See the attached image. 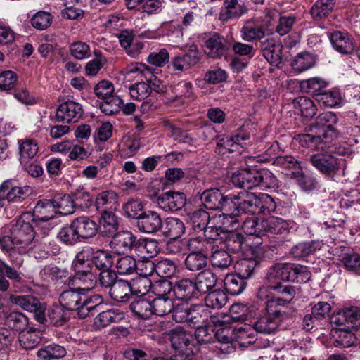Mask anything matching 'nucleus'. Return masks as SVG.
Returning a JSON list of instances; mask_svg holds the SVG:
<instances>
[{"instance_id": "nucleus-1", "label": "nucleus", "mask_w": 360, "mask_h": 360, "mask_svg": "<svg viewBox=\"0 0 360 360\" xmlns=\"http://www.w3.org/2000/svg\"><path fill=\"white\" fill-rule=\"evenodd\" d=\"M90 290L84 287L65 290L60 295V304L67 311H77L80 319L94 316L101 310L104 299Z\"/></svg>"}, {"instance_id": "nucleus-2", "label": "nucleus", "mask_w": 360, "mask_h": 360, "mask_svg": "<svg viewBox=\"0 0 360 360\" xmlns=\"http://www.w3.org/2000/svg\"><path fill=\"white\" fill-rule=\"evenodd\" d=\"M259 196L248 191H241L237 195H230L226 204V212H223L219 217H223V224H231L232 227L238 223V217L244 214H257L259 208Z\"/></svg>"}, {"instance_id": "nucleus-3", "label": "nucleus", "mask_w": 360, "mask_h": 360, "mask_svg": "<svg viewBox=\"0 0 360 360\" xmlns=\"http://www.w3.org/2000/svg\"><path fill=\"white\" fill-rule=\"evenodd\" d=\"M274 164L283 169V172H285L287 175L295 179L302 190L309 192L316 188V179L313 176L304 174L300 162L295 157L280 155L276 157Z\"/></svg>"}, {"instance_id": "nucleus-4", "label": "nucleus", "mask_w": 360, "mask_h": 360, "mask_svg": "<svg viewBox=\"0 0 360 360\" xmlns=\"http://www.w3.org/2000/svg\"><path fill=\"white\" fill-rule=\"evenodd\" d=\"M288 315V313L281 309H277L266 302L265 309L255 318L253 323L254 330L263 334L274 333Z\"/></svg>"}, {"instance_id": "nucleus-5", "label": "nucleus", "mask_w": 360, "mask_h": 360, "mask_svg": "<svg viewBox=\"0 0 360 360\" xmlns=\"http://www.w3.org/2000/svg\"><path fill=\"white\" fill-rule=\"evenodd\" d=\"M269 174L264 170H258L255 168L243 169L232 175L233 184L243 189H252L261 184L266 186L265 179Z\"/></svg>"}, {"instance_id": "nucleus-6", "label": "nucleus", "mask_w": 360, "mask_h": 360, "mask_svg": "<svg viewBox=\"0 0 360 360\" xmlns=\"http://www.w3.org/2000/svg\"><path fill=\"white\" fill-rule=\"evenodd\" d=\"M167 335L172 347L176 353L181 352L187 355L193 354V337L191 332L182 326H178L171 329Z\"/></svg>"}, {"instance_id": "nucleus-7", "label": "nucleus", "mask_w": 360, "mask_h": 360, "mask_svg": "<svg viewBox=\"0 0 360 360\" xmlns=\"http://www.w3.org/2000/svg\"><path fill=\"white\" fill-rule=\"evenodd\" d=\"M309 161L317 170L328 177L337 174L342 163V160L328 153L314 154L310 156Z\"/></svg>"}, {"instance_id": "nucleus-8", "label": "nucleus", "mask_w": 360, "mask_h": 360, "mask_svg": "<svg viewBox=\"0 0 360 360\" xmlns=\"http://www.w3.org/2000/svg\"><path fill=\"white\" fill-rule=\"evenodd\" d=\"M11 234L13 236L14 243L18 250L22 249L25 252L27 248L32 247L35 232L32 225L22 219L17 220L11 229Z\"/></svg>"}, {"instance_id": "nucleus-9", "label": "nucleus", "mask_w": 360, "mask_h": 360, "mask_svg": "<svg viewBox=\"0 0 360 360\" xmlns=\"http://www.w3.org/2000/svg\"><path fill=\"white\" fill-rule=\"evenodd\" d=\"M33 212L34 215L32 221L36 226H41L42 229L44 230V233L47 235L50 231V228H46V225L43 226L42 224L53 219L57 213L53 200H39L36 204Z\"/></svg>"}, {"instance_id": "nucleus-10", "label": "nucleus", "mask_w": 360, "mask_h": 360, "mask_svg": "<svg viewBox=\"0 0 360 360\" xmlns=\"http://www.w3.org/2000/svg\"><path fill=\"white\" fill-rule=\"evenodd\" d=\"M82 105L68 101L58 107L55 115L51 117V119L56 122H76L82 117Z\"/></svg>"}, {"instance_id": "nucleus-11", "label": "nucleus", "mask_w": 360, "mask_h": 360, "mask_svg": "<svg viewBox=\"0 0 360 360\" xmlns=\"http://www.w3.org/2000/svg\"><path fill=\"white\" fill-rule=\"evenodd\" d=\"M337 122L338 117L335 114L332 112H325L316 118V124L312 127L319 129L326 139L325 142L330 143L333 138L338 137V131L334 127Z\"/></svg>"}, {"instance_id": "nucleus-12", "label": "nucleus", "mask_w": 360, "mask_h": 360, "mask_svg": "<svg viewBox=\"0 0 360 360\" xmlns=\"http://www.w3.org/2000/svg\"><path fill=\"white\" fill-rule=\"evenodd\" d=\"M12 301L23 309L34 313V316L37 322H43L46 305L41 303L38 298L32 295H13Z\"/></svg>"}, {"instance_id": "nucleus-13", "label": "nucleus", "mask_w": 360, "mask_h": 360, "mask_svg": "<svg viewBox=\"0 0 360 360\" xmlns=\"http://www.w3.org/2000/svg\"><path fill=\"white\" fill-rule=\"evenodd\" d=\"M163 226L160 215L155 211H146L141 212V217L136 222L138 230L146 234H155Z\"/></svg>"}, {"instance_id": "nucleus-14", "label": "nucleus", "mask_w": 360, "mask_h": 360, "mask_svg": "<svg viewBox=\"0 0 360 360\" xmlns=\"http://www.w3.org/2000/svg\"><path fill=\"white\" fill-rule=\"evenodd\" d=\"M156 202L165 212H175L186 205V195L182 192L169 191L160 195Z\"/></svg>"}, {"instance_id": "nucleus-15", "label": "nucleus", "mask_w": 360, "mask_h": 360, "mask_svg": "<svg viewBox=\"0 0 360 360\" xmlns=\"http://www.w3.org/2000/svg\"><path fill=\"white\" fill-rule=\"evenodd\" d=\"M332 322L338 326H342L344 329L356 330L360 328V308H345L332 318Z\"/></svg>"}, {"instance_id": "nucleus-16", "label": "nucleus", "mask_w": 360, "mask_h": 360, "mask_svg": "<svg viewBox=\"0 0 360 360\" xmlns=\"http://www.w3.org/2000/svg\"><path fill=\"white\" fill-rule=\"evenodd\" d=\"M33 193L31 186H15L11 180H6L0 185V193L8 198V202H21Z\"/></svg>"}, {"instance_id": "nucleus-17", "label": "nucleus", "mask_w": 360, "mask_h": 360, "mask_svg": "<svg viewBox=\"0 0 360 360\" xmlns=\"http://www.w3.org/2000/svg\"><path fill=\"white\" fill-rule=\"evenodd\" d=\"M290 263H276L268 269L264 283L271 288L274 285L290 281Z\"/></svg>"}, {"instance_id": "nucleus-18", "label": "nucleus", "mask_w": 360, "mask_h": 360, "mask_svg": "<svg viewBox=\"0 0 360 360\" xmlns=\"http://www.w3.org/2000/svg\"><path fill=\"white\" fill-rule=\"evenodd\" d=\"M230 195L224 196L218 188L205 190L200 195V200L206 209L221 210L226 212L225 204H226Z\"/></svg>"}, {"instance_id": "nucleus-19", "label": "nucleus", "mask_w": 360, "mask_h": 360, "mask_svg": "<svg viewBox=\"0 0 360 360\" xmlns=\"http://www.w3.org/2000/svg\"><path fill=\"white\" fill-rule=\"evenodd\" d=\"M271 289L276 293L277 297H273L266 302L277 309L290 303L296 295V288L288 284L274 285Z\"/></svg>"}, {"instance_id": "nucleus-20", "label": "nucleus", "mask_w": 360, "mask_h": 360, "mask_svg": "<svg viewBox=\"0 0 360 360\" xmlns=\"http://www.w3.org/2000/svg\"><path fill=\"white\" fill-rule=\"evenodd\" d=\"M229 48L227 40L215 33L205 41L204 51L210 58H220L226 53Z\"/></svg>"}, {"instance_id": "nucleus-21", "label": "nucleus", "mask_w": 360, "mask_h": 360, "mask_svg": "<svg viewBox=\"0 0 360 360\" xmlns=\"http://www.w3.org/2000/svg\"><path fill=\"white\" fill-rule=\"evenodd\" d=\"M248 12V8L241 0H224V7L221 8L219 20L226 22L231 19H236Z\"/></svg>"}, {"instance_id": "nucleus-22", "label": "nucleus", "mask_w": 360, "mask_h": 360, "mask_svg": "<svg viewBox=\"0 0 360 360\" xmlns=\"http://www.w3.org/2000/svg\"><path fill=\"white\" fill-rule=\"evenodd\" d=\"M137 237L131 231H122L113 236L111 248L118 253H129L134 250Z\"/></svg>"}, {"instance_id": "nucleus-23", "label": "nucleus", "mask_w": 360, "mask_h": 360, "mask_svg": "<svg viewBox=\"0 0 360 360\" xmlns=\"http://www.w3.org/2000/svg\"><path fill=\"white\" fill-rule=\"evenodd\" d=\"M174 296L178 300L190 301L200 295L195 282L190 278H183L174 283Z\"/></svg>"}, {"instance_id": "nucleus-24", "label": "nucleus", "mask_w": 360, "mask_h": 360, "mask_svg": "<svg viewBox=\"0 0 360 360\" xmlns=\"http://www.w3.org/2000/svg\"><path fill=\"white\" fill-rule=\"evenodd\" d=\"M200 60L199 52L196 47L191 48L182 56H177L172 58L171 65L174 70L186 71L195 65Z\"/></svg>"}, {"instance_id": "nucleus-25", "label": "nucleus", "mask_w": 360, "mask_h": 360, "mask_svg": "<svg viewBox=\"0 0 360 360\" xmlns=\"http://www.w3.org/2000/svg\"><path fill=\"white\" fill-rule=\"evenodd\" d=\"M333 48L342 54H350L354 50L352 38L347 32L334 31L328 34Z\"/></svg>"}, {"instance_id": "nucleus-26", "label": "nucleus", "mask_w": 360, "mask_h": 360, "mask_svg": "<svg viewBox=\"0 0 360 360\" xmlns=\"http://www.w3.org/2000/svg\"><path fill=\"white\" fill-rule=\"evenodd\" d=\"M72 221L80 240L92 238L98 232V225L87 217H77Z\"/></svg>"}, {"instance_id": "nucleus-27", "label": "nucleus", "mask_w": 360, "mask_h": 360, "mask_svg": "<svg viewBox=\"0 0 360 360\" xmlns=\"http://www.w3.org/2000/svg\"><path fill=\"white\" fill-rule=\"evenodd\" d=\"M124 319V314L118 309H111L100 312L94 319V327L102 329L112 323H118Z\"/></svg>"}, {"instance_id": "nucleus-28", "label": "nucleus", "mask_w": 360, "mask_h": 360, "mask_svg": "<svg viewBox=\"0 0 360 360\" xmlns=\"http://www.w3.org/2000/svg\"><path fill=\"white\" fill-rule=\"evenodd\" d=\"M195 285L200 295L208 294L213 291L218 278L217 275L210 269L200 271L195 278Z\"/></svg>"}, {"instance_id": "nucleus-29", "label": "nucleus", "mask_w": 360, "mask_h": 360, "mask_svg": "<svg viewBox=\"0 0 360 360\" xmlns=\"http://www.w3.org/2000/svg\"><path fill=\"white\" fill-rule=\"evenodd\" d=\"M209 318L212 319L210 311L202 304H194L190 307L188 325L196 328L207 323ZM214 322L213 320H212Z\"/></svg>"}, {"instance_id": "nucleus-30", "label": "nucleus", "mask_w": 360, "mask_h": 360, "mask_svg": "<svg viewBox=\"0 0 360 360\" xmlns=\"http://www.w3.org/2000/svg\"><path fill=\"white\" fill-rule=\"evenodd\" d=\"M264 234L285 235L289 232V224L280 217H271L262 220Z\"/></svg>"}, {"instance_id": "nucleus-31", "label": "nucleus", "mask_w": 360, "mask_h": 360, "mask_svg": "<svg viewBox=\"0 0 360 360\" xmlns=\"http://www.w3.org/2000/svg\"><path fill=\"white\" fill-rule=\"evenodd\" d=\"M260 49L264 57L272 65H278L281 61V46L277 44L272 38L262 41Z\"/></svg>"}, {"instance_id": "nucleus-32", "label": "nucleus", "mask_w": 360, "mask_h": 360, "mask_svg": "<svg viewBox=\"0 0 360 360\" xmlns=\"http://www.w3.org/2000/svg\"><path fill=\"white\" fill-rule=\"evenodd\" d=\"M68 311L61 305H53L49 307L46 314L44 313L45 320L39 322L41 324L49 323L53 326H62L69 319Z\"/></svg>"}, {"instance_id": "nucleus-33", "label": "nucleus", "mask_w": 360, "mask_h": 360, "mask_svg": "<svg viewBox=\"0 0 360 360\" xmlns=\"http://www.w3.org/2000/svg\"><path fill=\"white\" fill-rule=\"evenodd\" d=\"M260 262L255 258H243L236 264V273L245 281L250 278L259 268Z\"/></svg>"}, {"instance_id": "nucleus-34", "label": "nucleus", "mask_w": 360, "mask_h": 360, "mask_svg": "<svg viewBox=\"0 0 360 360\" xmlns=\"http://www.w3.org/2000/svg\"><path fill=\"white\" fill-rule=\"evenodd\" d=\"M130 311L134 316L141 319H148L153 315L151 301L145 298L134 300L129 304Z\"/></svg>"}, {"instance_id": "nucleus-35", "label": "nucleus", "mask_w": 360, "mask_h": 360, "mask_svg": "<svg viewBox=\"0 0 360 360\" xmlns=\"http://www.w3.org/2000/svg\"><path fill=\"white\" fill-rule=\"evenodd\" d=\"M187 216L193 229L197 232L202 231L205 229L210 219L209 213L202 207L188 212Z\"/></svg>"}, {"instance_id": "nucleus-36", "label": "nucleus", "mask_w": 360, "mask_h": 360, "mask_svg": "<svg viewBox=\"0 0 360 360\" xmlns=\"http://www.w3.org/2000/svg\"><path fill=\"white\" fill-rule=\"evenodd\" d=\"M110 297L117 302H126L131 297V292L128 281L120 279L109 291Z\"/></svg>"}, {"instance_id": "nucleus-37", "label": "nucleus", "mask_w": 360, "mask_h": 360, "mask_svg": "<svg viewBox=\"0 0 360 360\" xmlns=\"http://www.w3.org/2000/svg\"><path fill=\"white\" fill-rule=\"evenodd\" d=\"M91 255L92 263L97 269L101 271L110 269L116 258L111 252L104 250H93Z\"/></svg>"}, {"instance_id": "nucleus-38", "label": "nucleus", "mask_w": 360, "mask_h": 360, "mask_svg": "<svg viewBox=\"0 0 360 360\" xmlns=\"http://www.w3.org/2000/svg\"><path fill=\"white\" fill-rule=\"evenodd\" d=\"M293 108L298 110L302 117L307 119L312 118L317 111L314 101L305 96H300L292 101Z\"/></svg>"}, {"instance_id": "nucleus-39", "label": "nucleus", "mask_w": 360, "mask_h": 360, "mask_svg": "<svg viewBox=\"0 0 360 360\" xmlns=\"http://www.w3.org/2000/svg\"><path fill=\"white\" fill-rule=\"evenodd\" d=\"M117 194L113 191H105L98 194L95 205L96 210L101 212V214L104 212H112L114 209L117 200Z\"/></svg>"}, {"instance_id": "nucleus-40", "label": "nucleus", "mask_w": 360, "mask_h": 360, "mask_svg": "<svg viewBox=\"0 0 360 360\" xmlns=\"http://www.w3.org/2000/svg\"><path fill=\"white\" fill-rule=\"evenodd\" d=\"M226 250L231 253L241 252L245 245V237L240 233L236 231L228 232L224 238Z\"/></svg>"}, {"instance_id": "nucleus-41", "label": "nucleus", "mask_w": 360, "mask_h": 360, "mask_svg": "<svg viewBox=\"0 0 360 360\" xmlns=\"http://www.w3.org/2000/svg\"><path fill=\"white\" fill-rule=\"evenodd\" d=\"M209 257L213 266L222 269L228 268L232 262V257L228 250L214 248L213 245L210 248Z\"/></svg>"}, {"instance_id": "nucleus-42", "label": "nucleus", "mask_w": 360, "mask_h": 360, "mask_svg": "<svg viewBox=\"0 0 360 360\" xmlns=\"http://www.w3.org/2000/svg\"><path fill=\"white\" fill-rule=\"evenodd\" d=\"M327 84L328 83L320 77H312L300 81L299 86L302 92L311 94L316 98V94H320Z\"/></svg>"}, {"instance_id": "nucleus-43", "label": "nucleus", "mask_w": 360, "mask_h": 360, "mask_svg": "<svg viewBox=\"0 0 360 360\" xmlns=\"http://www.w3.org/2000/svg\"><path fill=\"white\" fill-rule=\"evenodd\" d=\"M246 285V281L237 274H228L224 280V289L231 295L240 294L245 290Z\"/></svg>"}, {"instance_id": "nucleus-44", "label": "nucleus", "mask_w": 360, "mask_h": 360, "mask_svg": "<svg viewBox=\"0 0 360 360\" xmlns=\"http://www.w3.org/2000/svg\"><path fill=\"white\" fill-rule=\"evenodd\" d=\"M4 325L13 331L22 332L28 325V319L21 312L13 311L6 316Z\"/></svg>"}, {"instance_id": "nucleus-45", "label": "nucleus", "mask_w": 360, "mask_h": 360, "mask_svg": "<svg viewBox=\"0 0 360 360\" xmlns=\"http://www.w3.org/2000/svg\"><path fill=\"white\" fill-rule=\"evenodd\" d=\"M323 245L320 240L300 243L292 248L291 254L296 258L304 257L320 250Z\"/></svg>"}, {"instance_id": "nucleus-46", "label": "nucleus", "mask_w": 360, "mask_h": 360, "mask_svg": "<svg viewBox=\"0 0 360 360\" xmlns=\"http://www.w3.org/2000/svg\"><path fill=\"white\" fill-rule=\"evenodd\" d=\"M184 223L176 217H167L165 221V234L171 239H177L185 233Z\"/></svg>"}, {"instance_id": "nucleus-47", "label": "nucleus", "mask_w": 360, "mask_h": 360, "mask_svg": "<svg viewBox=\"0 0 360 360\" xmlns=\"http://www.w3.org/2000/svg\"><path fill=\"white\" fill-rule=\"evenodd\" d=\"M165 126L170 131V136L174 141L187 143L191 148V150L195 148L196 140L191 137L186 131L182 130L181 128L177 127L169 121L165 122Z\"/></svg>"}, {"instance_id": "nucleus-48", "label": "nucleus", "mask_w": 360, "mask_h": 360, "mask_svg": "<svg viewBox=\"0 0 360 360\" xmlns=\"http://www.w3.org/2000/svg\"><path fill=\"white\" fill-rule=\"evenodd\" d=\"M339 248H335L333 250L334 255L339 257L341 262L343 263L344 266L349 271H355L360 267V255L353 252H340Z\"/></svg>"}, {"instance_id": "nucleus-49", "label": "nucleus", "mask_w": 360, "mask_h": 360, "mask_svg": "<svg viewBox=\"0 0 360 360\" xmlns=\"http://www.w3.org/2000/svg\"><path fill=\"white\" fill-rule=\"evenodd\" d=\"M38 360H52L65 356V349L56 344H51L41 347L37 352Z\"/></svg>"}, {"instance_id": "nucleus-50", "label": "nucleus", "mask_w": 360, "mask_h": 360, "mask_svg": "<svg viewBox=\"0 0 360 360\" xmlns=\"http://www.w3.org/2000/svg\"><path fill=\"white\" fill-rule=\"evenodd\" d=\"M56 210L61 214L66 215L75 212V205L72 195L56 194L53 198Z\"/></svg>"}, {"instance_id": "nucleus-51", "label": "nucleus", "mask_w": 360, "mask_h": 360, "mask_svg": "<svg viewBox=\"0 0 360 360\" xmlns=\"http://www.w3.org/2000/svg\"><path fill=\"white\" fill-rule=\"evenodd\" d=\"M209 255L189 253L185 259L186 269L192 272L203 271L207 265Z\"/></svg>"}, {"instance_id": "nucleus-52", "label": "nucleus", "mask_w": 360, "mask_h": 360, "mask_svg": "<svg viewBox=\"0 0 360 360\" xmlns=\"http://www.w3.org/2000/svg\"><path fill=\"white\" fill-rule=\"evenodd\" d=\"M102 233L108 237H113L117 232L119 224L115 214L112 212H104L101 214Z\"/></svg>"}, {"instance_id": "nucleus-53", "label": "nucleus", "mask_w": 360, "mask_h": 360, "mask_svg": "<svg viewBox=\"0 0 360 360\" xmlns=\"http://www.w3.org/2000/svg\"><path fill=\"white\" fill-rule=\"evenodd\" d=\"M152 303V311H154L153 314L160 316L167 315L172 311L174 309V303L172 297H156Z\"/></svg>"}, {"instance_id": "nucleus-54", "label": "nucleus", "mask_w": 360, "mask_h": 360, "mask_svg": "<svg viewBox=\"0 0 360 360\" xmlns=\"http://www.w3.org/2000/svg\"><path fill=\"white\" fill-rule=\"evenodd\" d=\"M39 333L35 329L20 332L18 335V341L20 346L25 349L34 348L41 341Z\"/></svg>"}, {"instance_id": "nucleus-55", "label": "nucleus", "mask_w": 360, "mask_h": 360, "mask_svg": "<svg viewBox=\"0 0 360 360\" xmlns=\"http://www.w3.org/2000/svg\"><path fill=\"white\" fill-rule=\"evenodd\" d=\"M115 262V268L120 275H130L137 270L136 259L129 255L117 257Z\"/></svg>"}, {"instance_id": "nucleus-56", "label": "nucleus", "mask_w": 360, "mask_h": 360, "mask_svg": "<svg viewBox=\"0 0 360 360\" xmlns=\"http://www.w3.org/2000/svg\"><path fill=\"white\" fill-rule=\"evenodd\" d=\"M212 245V242L200 237L191 238L186 243L190 253L195 254H210Z\"/></svg>"}, {"instance_id": "nucleus-57", "label": "nucleus", "mask_w": 360, "mask_h": 360, "mask_svg": "<svg viewBox=\"0 0 360 360\" xmlns=\"http://www.w3.org/2000/svg\"><path fill=\"white\" fill-rule=\"evenodd\" d=\"M20 162H26L34 158L38 152L37 143L31 139H25L18 141Z\"/></svg>"}, {"instance_id": "nucleus-58", "label": "nucleus", "mask_w": 360, "mask_h": 360, "mask_svg": "<svg viewBox=\"0 0 360 360\" xmlns=\"http://www.w3.org/2000/svg\"><path fill=\"white\" fill-rule=\"evenodd\" d=\"M228 297L226 293L221 290L210 292L205 297V305L207 309H221L227 302Z\"/></svg>"}, {"instance_id": "nucleus-59", "label": "nucleus", "mask_w": 360, "mask_h": 360, "mask_svg": "<svg viewBox=\"0 0 360 360\" xmlns=\"http://www.w3.org/2000/svg\"><path fill=\"white\" fill-rule=\"evenodd\" d=\"M143 202L134 198L129 199L122 205L124 215L127 218L135 219L136 221L141 217V212H143Z\"/></svg>"}, {"instance_id": "nucleus-60", "label": "nucleus", "mask_w": 360, "mask_h": 360, "mask_svg": "<svg viewBox=\"0 0 360 360\" xmlns=\"http://www.w3.org/2000/svg\"><path fill=\"white\" fill-rule=\"evenodd\" d=\"M131 294L136 295H146L152 287L151 280L146 276H137L129 282Z\"/></svg>"}, {"instance_id": "nucleus-61", "label": "nucleus", "mask_w": 360, "mask_h": 360, "mask_svg": "<svg viewBox=\"0 0 360 360\" xmlns=\"http://www.w3.org/2000/svg\"><path fill=\"white\" fill-rule=\"evenodd\" d=\"M335 0H318L311 8L314 18L321 19L327 16L334 8Z\"/></svg>"}, {"instance_id": "nucleus-62", "label": "nucleus", "mask_w": 360, "mask_h": 360, "mask_svg": "<svg viewBox=\"0 0 360 360\" xmlns=\"http://www.w3.org/2000/svg\"><path fill=\"white\" fill-rule=\"evenodd\" d=\"M299 139L303 145L304 144L308 147H314L321 150H324L329 143L325 142L326 139L320 131H319V133L316 132V134H300L299 135Z\"/></svg>"}, {"instance_id": "nucleus-63", "label": "nucleus", "mask_w": 360, "mask_h": 360, "mask_svg": "<svg viewBox=\"0 0 360 360\" xmlns=\"http://www.w3.org/2000/svg\"><path fill=\"white\" fill-rule=\"evenodd\" d=\"M58 238L60 241L67 245H74L81 241L72 221H71L70 225L60 229L58 233Z\"/></svg>"}, {"instance_id": "nucleus-64", "label": "nucleus", "mask_w": 360, "mask_h": 360, "mask_svg": "<svg viewBox=\"0 0 360 360\" xmlns=\"http://www.w3.org/2000/svg\"><path fill=\"white\" fill-rule=\"evenodd\" d=\"M243 39L251 41L253 40H259L264 37L265 32L264 29L251 22H248L243 26L241 30Z\"/></svg>"}]
</instances>
